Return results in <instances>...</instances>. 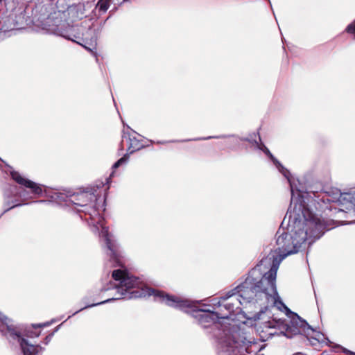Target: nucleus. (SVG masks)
<instances>
[{
  "instance_id": "nucleus-17",
  "label": "nucleus",
  "mask_w": 355,
  "mask_h": 355,
  "mask_svg": "<svg viewBox=\"0 0 355 355\" xmlns=\"http://www.w3.org/2000/svg\"><path fill=\"white\" fill-rule=\"evenodd\" d=\"M128 155H125L123 157L120 158L116 162H115L114 164V165L112 166L113 169H116L118 167H119L120 166L126 164L128 162Z\"/></svg>"
},
{
  "instance_id": "nucleus-2",
  "label": "nucleus",
  "mask_w": 355,
  "mask_h": 355,
  "mask_svg": "<svg viewBox=\"0 0 355 355\" xmlns=\"http://www.w3.org/2000/svg\"><path fill=\"white\" fill-rule=\"evenodd\" d=\"M266 278L261 277V272L259 267L252 269L245 279L234 288L227 291L225 295L217 299L211 300L212 305L220 307V312L223 315L231 314L241 310L240 305L247 304L252 300H262L264 297L269 304H275L279 300L277 288L275 293L269 291V285H267Z\"/></svg>"
},
{
  "instance_id": "nucleus-12",
  "label": "nucleus",
  "mask_w": 355,
  "mask_h": 355,
  "mask_svg": "<svg viewBox=\"0 0 355 355\" xmlns=\"http://www.w3.org/2000/svg\"><path fill=\"white\" fill-rule=\"evenodd\" d=\"M98 225L101 228L100 236L101 237L105 239L107 248L108 250L110 251V256L114 259H116L117 257V245L115 242L112 239V236L110 235L108 232V228L105 226H104L101 222L98 221L97 223Z\"/></svg>"
},
{
  "instance_id": "nucleus-19",
  "label": "nucleus",
  "mask_w": 355,
  "mask_h": 355,
  "mask_svg": "<svg viewBox=\"0 0 355 355\" xmlns=\"http://www.w3.org/2000/svg\"><path fill=\"white\" fill-rule=\"evenodd\" d=\"M227 137V136H226V135L210 136V137H207L203 138L202 139H211V138H216V139H218V138H225V137Z\"/></svg>"
},
{
  "instance_id": "nucleus-20",
  "label": "nucleus",
  "mask_w": 355,
  "mask_h": 355,
  "mask_svg": "<svg viewBox=\"0 0 355 355\" xmlns=\"http://www.w3.org/2000/svg\"><path fill=\"white\" fill-rule=\"evenodd\" d=\"M343 351L344 353H346V354H354L352 352H351V351H349V350H348L347 349H345V348L343 349Z\"/></svg>"
},
{
  "instance_id": "nucleus-23",
  "label": "nucleus",
  "mask_w": 355,
  "mask_h": 355,
  "mask_svg": "<svg viewBox=\"0 0 355 355\" xmlns=\"http://www.w3.org/2000/svg\"><path fill=\"white\" fill-rule=\"evenodd\" d=\"M42 326H46V324H37V325H34V327H42Z\"/></svg>"
},
{
  "instance_id": "nucleus-14",
  "label": "nucleus",
  "mask_w": 355,
  "mask_h": 355,
  "mask_svg": "<svg viewBox=\"0 0 355 355\" xmlns=\"http://www.w3.org/2000/svg\"><path fill=\"white\" fill-rule=\"evenodd\" d=\"M142 147L143 144H141L137 139H136L135 137L129 138L128 150L130 153H132L135 151L141 149Z\"/></svg>"
},
{
  "instance_id": "nucleus-25",
  "label": "nucleus",
  "mask_w": 355,
  "mask_h": 355,
  "mask_svg": "<svg viewBox=\"0 0 355 355\" xmlns=\"http://www.w3.org/2000/svg\"><path fill=\"white\" fill-rule=\"evenodd\" d=\"M51 336H49V337H46V339L50 340V339H51Z\"/></svg>"
},
{
  "instance_id": "nucleus-9",
  "label": "nucleus",
  "mask_w": 355,
  "mask_h": 355,
  "mask_svg": "<svg viewBox=\"0 0 355 355\" xmlns=\"http://www.w3.org/2000/svg\"><path fill=\"white\" fill-rule=\"evenodd\" d=\"M327 200L338 202L345 206L347 209H352L355 211V189L345 193H341L340 190L336 189L333 196Z\"/></svg>"
},
{
  "instance_id": "nucleus-15",
  "label": "nucleus",
  "mask_w": 355,
  "mask_h": 355,
  "mask_svg": "<svg viewBox=\"0 0 355 355\" xmlns=\"http://www.w3.org/2000/svg\"><path fill=\"white\" fill-rule=\"evenodd\" d=\"M121 1H124V0ZM114 1V0H99L97 3V8L100 11L104 12L109 8L110 4Z\"/></svg>"
},
{
  "instance_id": "nucleus-16",
  "label": "nucleus",
  "mask_w": 355,
  "mask_h": 355,
  "mask_svg": "<svg viewBox=\"0 0 355 355\" xmlns=\"http://www.w3.org/2000/svg\"><path fill=\"white\" fill-rule=\"evenodd\" d=\"M278 297H279V296L278 295ZM255 301L257 303L261 301H264L266 304V305L265 306L266 308H267L269 306H278V309H280V306H279V305H281V306H284V308L287 309L285 306V305L284 304V303L281 301L280 297H279L278 302L275 304H269L268 302L264 297H263L262 300H257V297H255Z\"/></svg>"
},
{
  "instance_id": "nucleus-21",
  "label": "nucleus",
  "mask_w": 355,
  "mask_h": 355,
  "mask_svg": "<svg viewBox=\"0 0 355 355\" xmlns=\"http://www.w3.org/2000/svg\"><path fill=\"white\" fill-rule=\"evenodd\" d=\"M19 205H13V206L10 207H9V208L6 209L4 211V212H6V211H8L9 209H12V208H13V207H17V206H19Z\"/></svg>"
},
{
  "instance_id": "nucleus-11",
  "label": "nucleus",
  "mask_w": 355,
  "mask_h": 355,
  "mask_svg": "<svg viewBox=\"0 0 355 355\" xmlns=\"http://www.w3.org/2000/svg\"><path fill=\"white\" fill-rule=\"evenodd\" d=\"M12 178L19 184L30 189L31 192L33 194H35L37 196L42 195L43 192V186L39 184H37L24 177L21 175L17 171H11L10 173Z\"/></svg>"
},
{
  "instance_id": "nucleus-5",
  "label": "nucleus",
  "mask_w": 355,
  "mask_h": 355,
  "mask_svg": "<svg viewBox=\"0 0 355 355\" xmlns=\"http://www.w3.org/2000/svg\"><path fill=\"white\" fill-rule=\"evenodd\" d=\"M61 15L60 12H58L55 13V17H49L43 28L50 33L60 35L74 41L83 46L86 49L92 51L96 45L95 29L90 26H72L70 28V31H77L78 33L68 34V32L63 28L66 23L62 19Z\"/></svg>"
},
{
  "instance_id": "nucleus-7",
  "label": "nucleus",
  "mask_w": 355,
  "mask_h": 355,
  "mask_svg": "<svg viewBox=\"0 0 355 355\" xmlns=\"http://www.w3.org/2000/svg\"><path fill=\"white\" fill-rule=\"evenodd\" d=\"M0 331L8 338L17 340L24 355H39L43 349L41 346L32 345L22 338L15 330L11 320L1 313H0Z\"/></svg>"
},
{
  "instance_id": "nucleus-4",
  "label": "nucleus",
  "mask_w": 355,
  "mask_h": 355,
  "mask_svg": "<svg viewBox=\"0 0 355 355\" xmlns=\"http://www.w3.org/2000/svg\"><path fill=\"white\" fill-rule=\"evenodd\" d=\"M218 330V355H255L261 349L259 343L241 327Z\"/></svg>"
},
{
  "instance_id": "nucleus-6",
  "label": "nucleus",
  "mask_w": 355,
  "mask_h": 355,
  "mask_svg": "<svg viewBox=\"0 0 355 355\" xmlns=\"http://www.w3.org/2000/svg\"><path fill=\"white\" fill-rule=\"evenodd\" d=\"M179 310L189 313L191 312L193 316L198 320V324L205 329L214 327L218 329V320L220 318H227L228 315H223L220 312L209 309H194L191 302L179 297Z\"/></svg>"
},
{
  "instance_id": "nucleus-1",
  "label": "nucleus",
  "mask_w": 355,
  "mask_h": 355,
  "mask_svg": "<svg viewBox=\"0 0 355 355\" xmlns=\"http://www.w3.org/2000/svg\"><path fill=\"white\" fill-rule=\"evenodd\" d=\"M311 200L306 191L293 189L290 207L282 223L283 226L287 220V232L277 238V254H269L255 266L259 268L261 277L266 278L267 285H269L268 289L272 293H275L277 272L282 260L311 245L326 230L332 228L329 221H324L310 210Z\"/></svg>"
},
{
  "instance_id": "nucleus-13",
  "label": "nucleus",
  "mask_w": 355,
  "mask_h": 355,
  "mask_svg": "<svg viewBox=\"0 0 355 355\" xmlns=\"http://www.w3.org/2000/svg\"><path fill=\"white\" fill-rule=\"evenodd\" d=\"M96 200V196L92 193H81L77 196H72L71 198L65 200L66 204L69 206L70 203H73L77 206L85 207L88 205L89 200Z\"/></svg>"
},
{
  "instance_id": "nucleus-3",
  "label": "nucleus",
  "mask_w": 355,
  "mask_h": 355,
  "mask_svg": "<svg viewBox=\"0 0 355 355\" xmlns=\"http://www.w3.org/2000/svg\"><path fill=\"white\" fill-rule=\"evenodd\" d=\"M113 279L118 282L116 290L118 296L107 299L101 302L90 304L95 306L119 299L130 300L137 297H153L155 301L168 306L176 307L178 301L176 297L168 295L163 291L143 286L138 278L130 275L125 270H115L112 272Z\"/></svg>"
},
{
  "instance_id": "nucleus-10",
  "label": "nucleus",
  "mask_w": 355,
  "mask_h": 355,
  "mask_svg": "<svg viewBox=\"0 0 355 355\" xmlns=\"http://www.w3.org/2000/svg\"><path fill=\"white\" fill-rule=\"evenodd\" d=\"M254 144L257 146V148L261 151H263L273 162V164L275 165V166L278 168L279 171L287 179L290 187H291V191L293 192V189H297L294 186V182L291 180V174L290 171L286 168L270 153L269 149L262 143L259 144L257 141H254Z\"/></svg>"
},
{
  "instance_id": "nucleus-18",
  "label": "nucleus",
  "mask_w": 355,
  "mask_h": 355,
  "mask_svg": "<svg viewBox=\"0 0 355 355\" xmlns=\"http://www.w3.org/2000/svg\"><path fill=\"white\" fill-rule=\"evenodd\" d=\"M345 31L348 33L354 34L355 39V20L347 26Z\"/></svg>"
},
{
  "instance_id": "nucleus-22",
  "label": "nucleus",
  "mask_w": 355,
  "mask_h": 355,
  "mask_svg": "<svg viewBox=\"0 0 355 355\" xmlns=\"http://www.w3.org/2000/svg\"><path fill=\"white\" fill-rule=\"evenodd\" d=\"M89 305L86 306L84 308H82L80 309V310L77 311L76 313H73V315H76V313L80 311L81 310L84 309H86V308H89L90 306H88Z\"/></svg>"
},
{
  "instance_id": "nucleus-8",
  "label": "nucleus",
  "mask_w": 355,
  "mask_h": 355,
  "mask_svg": "<svg viewBox=\"0 0 355 355\" xmlns=\"http://www.w3.org/2000/svg\"><path fill=\"white\" fill-rule=\"evenodd\" d=\"M306 334L311 338L320 342L322 340L324 335L315 331L305 320H302L297 314L295 318L290 321V324H287V329L285 335L291 338L292 335Z\"/></svg>"
},
{
  "instance_id": "nucleus-24",
  "label": "nucleus",
  "mask_w": 355,
  "mask_h": 355,
  "mask_svg": "<svg viewBox=\"0 0 355 355\" xmlns=\"http://www.w3.org/2000/svg\"><path fill=\"white\" fill-rule=\"evenodd\" d=\"M37 202H44V200H39V201H37Z\"/></svg>"
}]
</instances>
